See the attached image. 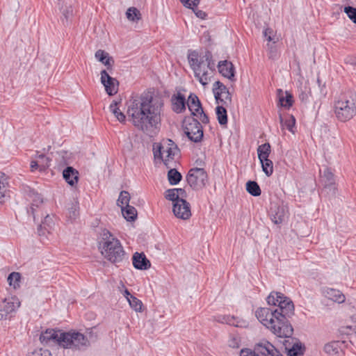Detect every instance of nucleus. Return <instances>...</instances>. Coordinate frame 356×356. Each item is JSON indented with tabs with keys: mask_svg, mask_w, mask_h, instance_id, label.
<instances>
[{
	"mask_svg": "<svg viewBox=\"0 0 356 356\" xmlns=\"http://www.w3.org/2000/svg\"><path fill=\"white\" fill-rule=\"evenodd\" d=\"M127 115L133 125L138 130L147 132L161 123L163 102L154 98L149 92L131 99L127 104Z\"/></svg>",
	"mask_w": 356,
	"mask_h": 356,
	"instance_id": "obj_1",
	"label": "nucleus"
},
{
	"mask_svg": "<svg viewBox=\"0 0 356 356\" xmlns=\"http://www.w3.org/2000/svg\"><path fill=\"white\" fill-rule=\"evenodd\" d=\"M255 316L257 319L275 335L280 338L291 337L293 333L292 326L285 325L284 327L280 325L277 316L273 309L267 307H261L256 310Z\"/></svg>",
	"mask_w": 356,
	"mask_h": 356,
	"instance_id": "obj_2",
	"label": "nucleus"
},
{
	"mask_svg": "<svg viewBox=\"0 0 356 356\" xmlns=\"http://www.w3.org/2000/svg\"><path fill=\"white\" fill-rule=\"evenodd\" d=\"M99 248L102 255L111 263L121 262L125 257L120 241L108 231L103 232Z\"/></svg>",
	"mask_w": 356,
	"mask_h": 356,
	"instance_id": "obj_3",
	"label": "nucleus"
},
{
	"mask_svg": "<svg viewBox=\"0 0 356 356\" xmlns=\"http://www.w3.org/2000/svg\"><path fill=\"white\" fill-rule=\"evenodd\" d=\"M60 343V347L72 350H85L90 345L86 336L74 330L62 332Z\"/></svg>",
	"mask_w": 356,
	"mask_h": 356,
	"instance_id": "obj_4",
	"label": "nucleus"
},
{
	"mask_svg": "<svg viewBox=\"0 0 356 356\" xmlns=\"http://www.w3.org/2000/svg\"><path fill=\"white\" fill-rule=\"evenodd\" d=\"M336 118L341 122L352 119L356 114V103L353 99L342 97L334 103Z\"/></svg>",
	"mask_w": 356,
	"mask_h": 356,
	"instance_id": "obj_5",
	"label": "nucleus"
},
{
	"mask_svg": "<svg viewBox=\"0 0 356 356\" xmlns=\"http://www.w3.org/2000/svg\"><path fill=\"white\" fill-rule=\"evenodd\" d=\"M283 356L280 352L269 341L263 340L254 346L253 350L243 348L240 356Z\"/></svg>",
	"mask_w": 356,
	"mask_h": 356,
	"instance_id": "obj_6",
	"label": "nucleus"
},
{
	"mask_svg": "<svg viewBox=\"0 0 356 356\" xmlns=\"http://www.w3.org/2000/svg\"><path fill=\"white\" fill-rule=\"evenodd\" d=\"M274 311L277 316L278 323L282 327L285 325L292 326L289 318L294 314V305L289 298L285 296V298L280 300L277 308Z\"/></svg>",
	"mask_w": 356,
	"mask_h": 356,
	"instance_id": "obj_7",
	"label": "nucleus"
},
{
	"mask_svg": "<svg viewBox=\"0 0 356 356\" xmlns=\"http://www.w3.org/2000/svg\"><path fill=\"white\" fill-rule=\"evenodd\" d=\"M208 175L204 168H195L191 169L186 176V180L190 186L194 190H199L205 186Z\"/></svg>",
	"mask_w": 356,
	"mask_h": 356,
	"instance_id": "obj_8",
	"label": "nucleus"
},
{
	"mask_svg": "<svg viewBox=\"0 0 356 356\" xmlns=\"http://www.w3.org/2000/svg\"><path fill=\"white\" fill-rule=\"evenodd\" d=\"M186 105L188 106L192 115L197 117L199 120L204 124L209 123V118L204 112L202 104L196 95L194 93H191L189 95L186 102Z\"/></svg>",
	"mask_w": 356,
	"mask_h": 356,
	"instance_id": "obj_9",
	"label": "nucleus"
},
{
	"mask_svg": "<svg viewBox=\"0 0 356 356\" xmlns=\"http://www.w3.org/2000/svg\"><path fill=\"white\" fill-rule=\"evenodd\" d=\"M184 133L188 139L194 143L202 140L204 133L203 128L198 120L192 118L184 127Z\"/></svg>",
	"mask_w": 356,
	"mask_h": 356,
	"instance_id": "obj_10",
	"label": "nucleus"
},
{
	"mask_svg": "<svg viewBox=\"0 0 356 356\" xmlns=\"http://www.w3.org/2000/svg\"><path fill=\"white\" fill-rule=\"evenodd\" d=\"M20 306V302L16 296L5 298L0 302V321L7 319L15 313Z\"/></svg>",
	"mask_w": 356,
	"mask_h": 356,
	"instance_id": "obj_11",
	"label": "nucleus"
},
{
	"mask_svg": "<svg viewBox=\"0 0 356 356\" xmlns=\"http://www.w3.org/2000/svg\"><path fill=\"white\" fill-rule=\"evenodd\" d=\"M213 92L218 104L220 102L227 104L232 102V95L228 88L220 81L213 83Z\"/></svg>",
	"mask_w": 356,
	"mask_h": 356,
	"instance_id": "obj_12",
	"label": "nucleus"
},
{
	"mask_svg": "<svg viewBox=\"0 0 356 356\" xmlns=\"http://www.w3.org/2000/svg\"><path fill=\"white\" fill-rule=\"evenodd\" d=\"M206 51L204 54H198L196 51L190 50L188 54V60L193 72L206 70Z\"/></svg>",
	"mask_w": 356,
	"mask_h": 356,
	"instance_id": "obj_13",
	"label": "nucleus"
},
{
	"mask_svg": "<svg viewBox=\"0 0 356 356\" xmlns=\"http://www.w3.org/2000/svg\"><path fill=\"white\" fill-rule=\"evenodd\" d=\"M27 199L31 202V206L27 208V213L32 216L34 221H35L36 217L38 216L37 209L42 204L43 198L37 191L30 188L27 193Z\"/></svg>",
	"mask_w": 356,
	"mask_h": 356,
	"instance_id": "obj_14",
	"label": "nucleus"
},
{
	"mask_svg": "<svg viewBox=\"0 0 356 356\" xmlns=\"http://www.w3.org/2000/svg\"><path fill=\"white\" fill-rule=\"evenodd\" d=\"M101 83L104 86L105 90L109 96H113L118 92V81L116 79L111 76L105 70L101 72Z\"/></svg>",
	"mask_w": 356,
	"mask_h": 356,
	"instance_id": "obj_15",
	"label": "nucleus"
},
{
	"mask_svg": "<svg viewBox=\"0 0 356 356\" xmlns=\"http://www.w3.org/2000/svg\"><path fill=\"white\" fill-rule=\"evenodd\" d=\"M172 211L175 216L178 218L186 220L191 216V205L184 198L178 200L176 203H173Z\"/></svg>",
	"mask_w": 356,
	"mask_h": 356,
	"instance_id": "obj_16",
	"label": "nucleus"
},
{
	"mask_svg": "<svg viewBox=\"0 0 356 356\" xmlns=\"http://www.w3.org/2000/svg\"><path fill=\"white\" fill-rule=\"evenodd\" d=\"M319 171L321 175V181L324 188L329 189L333 194H335V179L332 170L330 168L325 166L323 168H321Z\"/></svg>",
	"mask_w": 356,
	"mask_h": 356,
	"instance_id": "obj_17",
	"label": "nucleus"
},
{
	"mask_svg": "<svg viewBox=\"0 0 356 356\" xmlns=\"http://www.w3.org/2000/svg\"><path fill=\"white\" fill-rule=\"evenodd\" d=\"M287 209L286 207L282 204H273L270 209L269 215L271 220L277 225L281 224L286 216Z\"/></svg>",
	"mask_w": 356,
	"mask_h": 356,
	"instance_id": "obj_18",
	"label": "nucleus"
},
{
	"mask_svg": "<svg viewBox=\"0 0 356 356\" xmlns=\"http://www.w3.org/2000/svg\"><path fill=\"white\" fill-rule=\"evenodd\" d=\"M172 110L177 113H182L186 108V100L185 96L180 92L174 94L171 97Z\"/></svg>",
	"mask_w": 356,
	"mask_h": 356,
	"instance_id": "obj_19",
	"label": "nucleus"
},
{
	"mask_svg": "<svg viewBox=\"0 0 356 356\" xmlns=\"http://www.w3.org/2000/svg\"><path fill=\"white\" fill-rule=\"evenodd\" d=\"M62 332H63V331L47 329L45 332L41 333L40 340L41 343L44 344H47L53 341L60 346V337Z\"/></svg>",
	"mask_w": 356,
	"mask_h": 356,
	"instance_id": "obj_20",
	"label": "nucleus"
},
{
	"mask_svg": "<svg viewBox=\"0 0 356 356\" xmlns=\"http://www.w3.org/2000/svg\"><path fill=\"white\" fill-rule=\"evenodd\" d=\"M216 321L238 327H245L248 325L246 321L229 315H219L216 317Z\"/></svg>",
	"mask_w": 356,
	"mask_h": 356,
	"instance_id": "obj_21",
	"label": "nucleus"
},
{
	"mask_svg": "<svg viewBox=\"0 0 356 356\" xmlns=\"http://www.w3.org/2000/svg\"><path fill=\"white\" fill-rule=\"evenodd\" d=\"M132 263L135 268L142 270L148 269L151 266L150 261L143 252H135L132 257Z\"/></svg>",
	"mask_w": 356,
	"mask_h": 356,
	"instance_id": "obj_22",
	"label": "nucleus"
},
{
	"mask_svg": "<svg viewBox=\"0 0 356 356\" xmlns=\"http://www.w3.org/2000/svg\"><path fill=\"white\" fill-rule=\"evenodd\" d=\"M218 68L219 72L225 78L230 80L234 77V66L232 62L227 60H221L218 63Z\"/></svg>",
	"mask_w": 356,
	"mask_h": 356,
	"instance_id": "obj_23",
	"label": "nucleus"
},
{
	"mask_svg": "<svg viewBox=\"0 0 356 356\" xmlns=\"http://www.w3.org/2000/svg\"><path fill=\"white\" fill-rule=\"evenodd\" d=\"M322 293L325 298L335 302L342 303L346 300L345 296L339 290L332 288H323Z\"/></svg>",
	"mask_w": 356,
	"mask_h": 356,
	"instance_id": "obj_24",
	"label": "nucleus"
},
{
	"mask_svg": "<svg viewBox=\"0 0 356 356\" xmlns=\"http://www.w3.org/2000/svg\"><path fill=\"white\" fill-rule=\"evenodd\" d=\"M63 177L65 181L74 186L79 181V172L72 166H67L63 171Z\"/></svg>",
	"mask_w": 356,
	"mask_h": 356,
	"instance_id": "obj_25",
	"label": "nucleus"
},
{
	"mask_svg": "<svg viewBox=\"0 0 356 356\" xmlns=\"http://www.w3.org/2000/svg\"><path fill=\"white\" fill-rule=\"evenodd\" d=\"M9 184L8 177L3 172H0V204L5 202L8 196Z\"/></svg>",
	"mask_w": 356,
	"mask_h": 356,
	"instance_id": "obj_26",
	"label": "nucleus"
},
{
	"mask_svg": "<svg viewBox=\"0 0 356 356\" xmlns=\"http://www.w3.org/2000/svg\"><path fill=\"white\" fill-rule=\"evenodd\" d=\"M54 225L52 218L49 215H47L44 220L42 221V224L39 225L38 227V233L40 236L44 235L45 232L50 233Z\"/></svg>",
	"mask_w": 356,
	"mask_h": 356,
	"instance_id": "obj_27",
	"label": "nucleus"
},
{
	"mask_svg": "<svg viewBox=\"0 0 356 356\" xmlns=\"http://www.w3.org/2000/svg\"><path fill=\"white\" fill-rule=\"evenodd\" d=\"M95 56L97 60L102 63L108 69L111 68L114 63L113 58L109 56V54L102 49L97 50L95 52Z\"/></svg>",
	"mask_w": 356,
	"mask_h": 356,
	"instance_id": "obj_28",
	"label": "nucleus"
},
{
	"mask_svg": "<svg viewBox=\"0 0 356 356\" xmlns=\"http://www.w3.org/2000/svg\"><path fill=\"white\" fill-rule=\"evenodd\" d=\"M279 103L281 106L289 108L293 103V95L289 92H285V95H283V92L281 89L278 90Z\"/></svg>",
	"mask_w": 356,
	"mask_h": 356,
	"instance_id": "obj_29",
	"label": "nucleus"
},
{
	"mask_svg": "<svg viewBox=\"0 0 356 356\" xmlns=\"http://www.w3.org/2000/svg\"><path fill=\"white\" fill-rule=\"evenodd\" d=\"M122 213L124 218L129 222L134 221L137 218V211L132 206H127L121 208Z\"/></svg>",
	"mask_w": 356,
	"mask_h": 356,
	"instance_id": "obj_30",
	"label": "nucleus"
},
{
	"mask_svg": "<svg viewBox=\"0 0 356 356\" xmlns=\"http://www.w3.org/2000/svg\"><path fill=\"white\" fill-rule=\"evenodd\" d=\"M216 114L218 123L221 126H226L227 124V113L226 108L222 106H218L216 108Z\"/></svg>",
	"mask_w": 356,
	"mask_h": 356,
	"instance_id": "obj_31",
	"label": "nucleus"
},
{
	"mask_svg": "<svg viewBox=\"0 0 356 356\" xmlns=\"http://www.w3.org/2000/svg\"><path fill=\"white\" fill-rule=\"evenodd\" d=\"M182 179L181 174L175 168H171L168 172V179L170 185L178 184Z\"/></svg>",
	"mask_w": 356,
	"mask_h": 356,
	"instance_id": "obj_32",
	"label": "nucleus"
},
{
	"mask_svg": "<svg viewBox=\"0 0 356 356\" xmlns=\"http://www.w3.org/2000/svg\"><path fill=\"white\" fill-rule=\"evenodd\" d=\"M246 191L254 197H258L261 193L260 186L255 181H248L246 183Z\"/></svg>",
	"mask_w": 356,
	"mask_h": 356,
	"instance_id": "obj_33",
	"label": "nucleus"
},
{
	"mask_svg": "<svg viewBox=\"0 0 356 356\" xmlns=\"http://www.w3.org/2000/svg\"><path fill=\"white\" fill-rule=\"evenodd\" d=\"M118 102L113 101L109 106V110L113 113L119 122H123L126 120V116L122 112L120 111L118 107Z\"/></svg>",
	"mask_w": 356,
	"mask_h": 356,
	"instance_id": "obj_34",
	"label": "nucleus"
},
{
	"mask_svg": "<svg viewBox=\"0 0 356 356\" xmlns=\"http://www.w3.org/2000/svg\"><path fill=\"white\" fill-rule=\"evenodd\" d=\"M282 298H285V296L283 293L277 291H272L267 297L266 301L269 305L278 306L280 300Z\"/></svg>",
	"mask_w": 356,
	"mask_h": 356,
	"instance_id": "obj_35",
	"label": "nucleus"
},
{
	"mask_svg": "<svg viewBox=\"0 0 356 356\" xmlns=\"http://www.w3.org/2000/svg\"><path fill=\"white\" fill-rule=\"evenodd\" d=\"M270 154V145L268 143L259 145L257 148V154L259 161L268 159Z\"/></svg>",
	"mask_w": 356,
	"mask_h": 356,
	"instance_id": "obj_36",
	"label": "nucleus"
},
{
	"mask_svg": "<svg viewBox=\"0 0 356 356\" xmlns=\"http://www.w3.org/2000/svg\"><path fill=\"white\" fill-rule=\"evenodd\" d=\"M280 123L282 126L285 127L290 132L294 133V127L296 124V119L293 115L288 116L284 120L282 115L280 116Z\"/></svg>",
	"mask_w": 356,
	"mask_h": 356,
	"instance_id": "obj_37",
	"label": "nucleus"
},
{
	"mask_svg": "<svg viewBox=\"0 0 356 356\" xmlns=\"http://www.w3.org/2000/svg\"><path fill=\"white\" fill-rule=\"evenodd\" d=\"M61 13H62L61 21H62L63 24L65 26H66L68 24L69 21L70 20V19L72 18V17L73 15L72 7L67 6L62 7Z\"/></svg>",
	"mask_w": 356,
	"mask_h": 356,
	"instance_id": "obj_38",
	"label": "nucleus"
},
{
	"mask_svg": "<svg viewBox=\"0 0 356 356\" xmlns=\"http://www.w3.org/2000/svg\"><path fill=\"white\" fill-rule=\"evenodd\" d=\"M261 164L263 172L267 177H270L273 173V163L271 160L268 159H264L262 161H259Z\"/></svg>",
	"mask_w": 356,
	"mask_h": 356,
	"instance_id": "obj_39",
	"label": "nucleus"
},
{
	"mask_svg": "<svg viewBox=\"0 0 356 356\" xmlns=\"http://www.w3.org/2000/svg\"><path fill=\"white\" fill-rule=\"evenodd\" d=\"M127 18L131 22H138L141 18L140 12L135 7H130L126 12Z\"/></svg>",
	"mask_w": 356,
	"mask_h": 356,
	"instance_id": "obj_40",
	"label": "nucleus"
},
{
	"mask_svg": "<svg viewBox=\"0 0 356 356\" xmlns=\"http://www.w3.org/2000/svg\"><path fill=\"white\" fill-rule=\"evenodd\" d=\"M130 201V195L126 191H122L120 192V195L118 199V205L121 208L124 207H127L129 205Z\"/></svg>",
	"mask_w": 356,
	"mask_h": 356,
	"instance_id": "obj_41",
	"label": "nucleus"
},
{
	"mask_svg": "<svg viewBox=\"0 0 356 356\" xmlns=\"http://www.w3.org/2000/svg\"><path fill=\"white\" fill-rule=\"evenodd\" d=\"M21 275L19 273L13 272L9 274L8 277V282L10 286H13L14 289H17L19 286Z\"/></svg>",
	"mask_w": 356,
	"mask_h": 356,
	"instance_id": "obj_42",
	"label": "nucleus"
},
{
	"mask_svg": "<svg viewBox=\"0 0 356 356\" xmlns=\"http://www.w3.org/2000/svg\"><path fill=\"white\" fill-rule=\"evenodd\" d=\"M195 77L199 81V82L202 86H206L208 83L209 78H208V70H203L200 71H197L196 72H194Z\"/></svg>",
	"mask_w": 356,
	"mask_h": 356,
	"instance_id": "obj_43",
	"label": "nucleus"
},
{
	"mask_svg": "<svg viewBox=\"0 0 356 356\" xmlns=\"http://www.w3.org/2000/svg\"><path fill=\"white\" fill-rule=\"evenodd\" d=\"M304 354V350L302 343H296L288 350L289 356H300Z\"/></svg>",
	"mask_w": 356,
	"mask_h": 356,
	"instance_id": "obj_44",
	"label": "nucleus"
},
{
	"mask_svg": "<svg viewBox=\"0 0 356 356\" xmlns=\"http://www.w3.org/2000/svg\"><path fill=\"white\" fill-rule=\"evenodd\" d=\"M339 346L338 341H333L325 345L324 350L329 355H334L339 353Z\"/></svg>",
	"mask_w": 356,
	"mask_h": 356,
	"instance_id": "obj_45",
	"label": "nucleus"
},
{
	"mask_svg": "<svg viewBox=\"0 0 356 356\" xmlns=\"http://www.w3.org/2000/svg\"><path fill=\"white\" fill-rule=\"evenodd\" d=\"M165 197L172 201L173 203L178 202V200H181L182 197H179V194L176 193L175 188H170L165 191Z\"/></svg>",
	"mask_w": 356,
	"mask_h": 356,
	"instance_id": "obj_46",
	"label": "nucleus"
},
{
	"mask_svg": "<svg viewBox=\"0 0 356 356\" xmlns=\"http://www.w3.org/2000/svg\"><path fill=\"white\" fill-rule=\"evenodd\" d=\"M130 307L136 312H140L142 309L143 303L135 296H130L128 300Z\"/></svg>",
	"mask_w": 356,
	"mask_h": 356,
	"instance_id": "obj_47",
	"label": "nucleus"
},
{
	"mask_svg": "<svg viewBox=\"0 0 356 356\" xmlns=\"http://www.w3.org/2000/svg\"><path fill=\"white\" fill-rule=\"evenodd\" d=\"M205 60H207L206 62V69L210 70L211 71L215 70V63L213 60L212 54L210 51L207 50L206 51V58Z\"/></svg>",
	"mask_w": 356,
	"mask_h": 356,
	"instance_id": "obj_48",
	"label": "nucleus"
},
{
	"mask_svg": "<svg viewBox=\"0 0 356 356\" xmlns=\"http://www.w3.org/2000/svg\"><path fill=\"white\" fill-rule=\"evenodd\" d=\"M348 18L355 24H356V8L353 6H346L343 10Z\"/></svg>",
	"mask_w": 356,
	"mask_h": 356,
	"instance_id": "obj_49",
	"label": "nucleus"
},
{
	"mask_svg": "<svg viewBox=\"0 0 356 356\" xmlns=\"http://www.w3.org/2000/svg\"><path fill=\"white\" fill-rule=\"evenodd\" d=\"M35 158L38 161L43 162V164L45 165V170L50 165L51 159L44 154H40L37 152Z\"/></svg>",
	"mask_w": 356,
	"mask_h": 356,
	"instance_id": "obj_50",
	"label": "nucleus"
},
{
	"mask_svg": "<svg viewBox=\"0 0 356 356\" xmlns=\"http://www.w3.org/2000/svg\"><path fill=\"white\" fill-rule=\"evenodd\" d=\"M26 356H51V354L47 349L38 348L29 353Z\"/></svg>",
	"mask_w": 356,
	"mask_h": 356,
	"instance_id": "obj_51",
	"label": "nucleus"
},
{
	"mask_svg": "<svg viewBox=\"0 0 356 356\" xmlns=\"http://www.w3.org/2000/svg\"><path fill=\"white\" fill-rule=\"evenodd\" d=\"M31 168L32 172H34L37 170L42 171L45 170V165L43 164V162L38 161L35 159V161H32L31 162Z\"/></svg>",
	"mask_w": 356,
	"mask_h": 356,
	"instance_id": "obj_52",
	"label": "nucleus"
},
{
	"mask_svg": "<svg viewBox=\"0 0 356 356\" xmlns=\"http://www.w3.org/2000/svg\"><path fill=\"white\" fill-rule=\"evenodd\" d=\"M180 1L185 7L193 10L199 4V0H180Z\"/></svg>",
	"mask_w": 356,
	"mask_h": 356,
	"instance_id": "obj_53",
	"label": "nucleus"
},
{
	"mask_svg": "<svg viewBox=\"0 0 356 356\" xmlns=\"http://www.w3.org/2000/svg\"><path fill=\"white\" fill-rule=\"evenodd\" d=\"M166 152L168 154L167 158L165 159L164 160H163V162L165 164V165L168 168H170V166L169 165L168 162H169L170 159H172V160L174 159L175 153L171 147L168 148V149L166 150Z\"/></svg>",
	"mask_w": 356,
	"mask_h": 356,
	"instance_id": "obj_54",
	"label": "nucleus"
},
{
	"mask_svg": "<svg viewBox=\"0 0 356 356\" xmlns=\"http://www.w3.org/2000/svg\"><path fill=\"white\" fill-rule=\"evenodd\" d=\"M161 149L162 146L161 145L157 146V149H154V156L156 159H159L163 161L164 159H163L162 156Z\"/></svg>",
	"mask_w": 356,
	"mask_h": 356,
	"instance_id": "obj_55",
	"label": "nucleus"
},
{
	"mask_svg": "<svg viewBox=\"0 0 356 356\" xmlns=\"http://www.w3.org/2000/svg\"><path fill=\"white\" fill-rule=\"evenodd\" d=\"M272 30L270 29H266L264 31V35L267 38V40L270 42L273 41V38L271 36Z\"/></svg>",
	"mask_w": 356,
	"mask_h": 356,
	"instance_id": "obj_56",
	"label": "nucleus"
},
{
	"mask_svg": "<svg viewBox=\"0 0 356 356\" xmlns=\"http://www.w3.org/2000/svg\"><path fill=\"white\" fill-rule=\"evenodd\" d=\"M195 13V15L200 18V19H205V17H207V14L205 12L202 11V10H194Z\"/></svg>",
	"mask_w": 356,
	"mask_h": 356,
	"instance_id": "obj_57",
	"label": "nucleus"
},
{
	"mask_svg": "<svg viewBox=\"0 0 356 356\" xmlns=\"http://www.w3.org/2000/svg\"><path fill=\"white\" fill-rule=\"evenodd\" d=\"M175 191L179 194V197H184L186 195V191L184 188H175Z\"/></svg>",
	"mask_w": 356,
	"mask_h": 356,
	"instance_id": "obj_58",
	"label": "nucleus"
},
{
	"mask_svg": "<svg viewBox=\"0 0 356 356\" xmlns=\"http://www.w3.org/2000/svg\"><path fill=\"white\" fill-rule=\"evenodd\" d=\"M124 296H125L127 300H129L130 296H134L132 294H131L128 289H125Z\"/></svg>",
	"mask_w": 356,
	"mask_h": 356,
	"instance_id": "obj_59",
	"label": "nucleus"
},
{
	"mask_svg": "<svg viewBox=\"0 0 356 356\" xmlns=\"http://www.w3.org/2000/svg\"><path fill=\"white\" fill-rule=\"evenodd\" d=\"M229 346L233 347V348H235V347H238V345H237V343L236 342V340L235 339H233L230 343H229Z\"/></svg>",
	"mask_w": 356,
	"mask_h": 356,
	"instance_id": "obj_60",
	"label": "nucleus"
},
{
	"mask_svg": "<svg viewBox=\"0 0 356 356\" xmlns=\"http://www.w3.org/2000/svg\"><path fill=\"white\" fill-rule=\"evenodd\" d=\"M319 88H320L321 92L323 93V88H325V83L321 84V87H319Z\"/></svg>",
	"mask_w": 356,
	"mask_h": 356,
	"instance_id": "obj_61",
	"label": "nucleus"
},
{
	"mask_svg": "<svg viewBox=\"0 0 356 356\" xmlns=\"http://www.w3.org/2000/svg\"><path fill=\"white\" fill-rule=\"evenodd\" d=\"M317 83H318V87H321L322 83L319 78L317 79Z\"/></svg>",
	"mask_w": 356,
	"mask_h": 356,
	"instance_id": "obj_62",
	"label": "nucleus"
},
{
	"mask_svg": "<svg viewBox=\"0 0 356 356\" xmlns=\"http://www.w3.org/2000/svg\"><path fill=\"white\" fill-rule=\"evenodd\" d=\"M72 215H73V216H74V217H76V210H75V209H74V211H73Z\"/></svg>",
	"mask_w": 356,
	"mask_h": 356,
	"instance_id": "obj_63",
	"label": "nucleus"
},
{
	"mask_svg": "<svg viewBox=\"0 0 356 356\" xmlns=\"http://www.w3.org/2000/svg\"><path fill=\"white\" fill-rule=\"evenodd\" d=\"M349 0H343V2L348 1Z\"/></svg>",
	"mask_w": 356,
	"mask_h": 356,
	"instance_id": "obj_64",
	"label": "nucleus"
}]
</instances>
